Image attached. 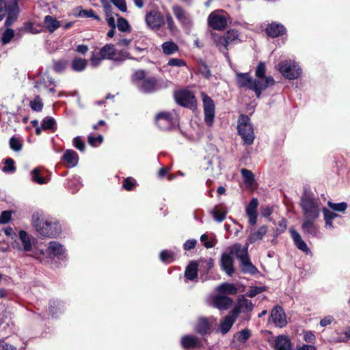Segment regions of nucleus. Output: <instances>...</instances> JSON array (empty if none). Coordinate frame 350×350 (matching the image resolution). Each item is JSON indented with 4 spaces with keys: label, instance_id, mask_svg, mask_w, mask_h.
Wrapping results in <instances>:
<instances>
[{
    "label": "nucleus",
    "instance_id": "f257e3e1",
    "mask_svg": "<svg viewBox=\"0 0 350 350\" xmlns=\"http://www.w3.org/2000/svg\"><path fill=\"white\" fill-rule=\"evenodd\" d=\"M32 224L41 236L52 238L61 233V225L58 222L46 219L39 213L33 214Z\"/></svg>",
    "mask_w": 350,
    "mask_h": 350
},
{
    "label": "nucleus",
    "instance_id": "f03ea898",
    "mask_svg": "<svg viewBox=\"0 0 350 350\" xmlns=\"http://www.w3.org/2000/svg\"><path fill=\"white\" fill-rule=\"evenodd\" d=\"M18 14V0H5L0 3V21L7 15L4 23L5 27L12 26L17 21Z\"/></svg>",
    "mask_w": 350,
    "mask_h": 350
},
{
    "label": "nucleus",
    "instance_id": "7ed1b4c3",
    "mask_svg": "<svg viewBox=\"0 0 350 350\" xmlns=\"http://www.w3.org/2000/svg\"><path fill=\"white\" fill-rule=\"evenodd\" d=\"M300 206L304 219H317L320 213V202L318 200L304 194L301 198Z\"/></svg>",
    "mask_w": 350,
    "mask_h": 350
},
{
    "label": "nucleus",
    "instance_id": "20e7f679",
    "mask_svg": "<svg viewBox=\"0 0 350 350\" xmlns=\"http://www.w3.org/2000/svg\"><path fill=\"white\" fill-rule=\"evenodd\" d=\"M237 129L245 144L251 145L253 144L255 137L254 129L247 115L242 114L240 116Z\"/></svg>",
    "mask_w": 350,
    "mask_h": 350
},
{
    "label": "nucleus",
    "instance_id": "39448f33",
    "mask_svg": "<svg viewBox=\"0 0 350 350\" xmlns=\"http://www.w3.org/2000/svg\"><path fill=\"white\" fill-rule=\"evenodd\" d=\"M155 123L162 131H170L178 126V118L176 113L161 112L155 117Z\"/></svg>",
    "mask_w": 350,
    "mask_h": 350
},
{
    "label": "nucleus",
    "instance_id": "423d86ee",
    "mask_svg": "<svg viewBox=\"0 0 350 350\" xmlns=\"http://www.w3.org/2000/svg\"><path fill=\"white\" fill-rule=\"evenodd\" d=\"M208 24L213 29L221 31L228 25L227 14L222 10L212 12L208 16Z\"/></svg>",
    "mask_w": 350,
    "mask_h": 350
},
{
    "label": "nucleus",
    "instance_id": "0eeeda50",
    "mask_svg": "<svg viewBox=\"0 0 350 350\" xmlns=\"http://www.w3.org/2000/svg\"><path fill=\"white\" fill-rule=\"evenodd\" d=\"M278 70L284 77L289 80L296 79L301 74V69L294 62L282 61L278 64Z\"/></svg>",
    "mask_w": 350,
    "mask_h": 350
},
{
    "label": "nucleus",
    "instance_id": "6e6552de",
    "mask_svg": "<svg viewBox=\"0 0 350 350\" xmlns=\"http://www.w3.org/2000/svg\"><path fill=\"white\" fill-rule=\"evenodd\" d=\"M174 97L176 102L180 106L189 109H195L197 106V100L195 96L187 90L174 92Z\"/></svg>",
    "mask_w": 350,
    "mask_h": 350
},
{
    "label": "nucleus",
    "instance_id": "1a4fd4ad",
    "mask_svg": "<svg viewBox=\"0 0 350 350\" xmlns=\"http://www.w3.org/2000/svg\"><path fill=\"white\" fill-rule=\"evenodd\" d=\"M254 309V304L252 301L245 298V295H241L237 299V303L231 310L237 317L240 313L246 314V318L244 319L249 321L250 319L251 312Z\"/></svg>",
    "mask_w": 350,
    "mask_h": 350
},
{
    "label": "nucleus",
    "instance_id": "9d476101",
    "mask_svg": "<svg viewBox=\"0 0 350 350\" xmlns=\"http://www.w3.org/2000/svg\"><path fill=\"white\" fill-rule=\"evenodd\" d=\"M204 122L208 126H212L215 118V106L213 100L204 92L202 93Z\"/></svg>",
    "mask_w": 350,
    "mask_h": 350
},
{
    "label": "nucleus",
    "instance_id": "9b49d317",
    "mask_svg": "<svg viewBox=\"0 0 350 350\" xmlns=\"http://www.w3.org/2000/svg\"><path fill=\"white\" fill-rule=\"evenodd\" d=\"M145 21L150 29L158 30L164 23V16L159 11L152 10L146 14Z\"/></svg>",
    "mask_w": 350,
    "mask_h": 350
},
{
    "label": "nucleus",
    "instance_id": "f8f14e48",
    "mask_svg": "<svg viewBox=\"0 0 350 350\" xmlns=\"http://www.w3.org/2000/svg\"><path fill=\"white\" fill-rule=\"evenodd\" d=\"M262 81L259 79H254L252 85L250 87V90H253L257 98H260L262 92L266 90L269 86H272L275 84V80L271 76H268L265 78H262Z\"/></svg>",
    "mask_w": 350,
    "mask_h": 350
},
{
    "label": "nucleus",
    "instance_id": "ddd939ff",
    "mask_svg": "<svg viewBox=\"0 0 350 350\" xmlns=\"http://www.w3.org/2000/svg\"><path fill=\"white\" fill-rule=\"evenodd\" d=\"M173 13L183 27H189L192 25V20L189 14L180 5L172 7Z\"/></svg>",
    "mask_w": 350,
    "mask_h": 350
},
{
    "label": "nucleus",
    "instance_id": "4468645a",
    "mask_svg": "<svg viewBox=\"0 0 350 350\" xmlns=\"http://www.w3.org/2000/svg\"><path fill=\"white\" fill-rule=\"evenodd\" d=\"M271 317L277 327H283L287 323L285 312L281 306H276L273 308Z\"/></svg>",
    "mask_w": 350,
    "mask_h": 350
},
{
    "label": "nucleus",
    "instance_id": "2eb2a0df",
    "mask_svg": "<svg viewBox=\"0 0 350 350\" xmlns=\"http://www.w3.org/2000/svg\"><path fill=\"white\" fill-rule=\"evenodd\" d=\"M141 92L146 94H150L156 92L159 89L157 83V80L154 77L146 78L142 81L141 85L139 87Z\"/></svg>",
    "mask_w": 350,
    "mask_h": 350
},
{
    "label": "nucleus",
    "instance_id": "dca6fc26",
    "mask_svg": "<svg viewBox=\"0 0 350 350\" xmlns=\"http://www.w3.org/2000/svg\"><path fill=\"white\" fill-rule=\"evenodd\" d=\"M213 304L219 310H227L232 305L233 300L232 298L219 293L213 297Z\"/></svg>",
    "mask_w": 350,
    "mask_h": 350
},
{
    "label": "nucleus",
    "instance_id": "f3484780",
    "mask_svg": "<svg viewBox=\"0 0 350 350\" xmlns=\"http://www.w3.org/2000/svg\"><path fill=\"white\" fill-rule=\"evenodd\" d=\"M220 266L226 273L232 276L234 273V261L229 254L224 253L220 259Z\"/></svg>",
    "mask_w": 350,
    "mask_h": 350
},
{
    "label": "nucleus",
    "instance_id": "a211bd4d",
    "mask_svg": "<svg viewBox=\"0 0 350 350\" xmlns=\"http://www.w3.org/2000/svg\"><path fill=\"white\" fill-rule=\"evenodd\" d=\"M258 201L257 198H252L246 207V214L249 218V223L254 226L257 221V207Z\"/></svg>",
    "mask_w": 350,
    "mask_h": 350
},
{
    "label": "nucleus",
    "instance_id": "6ab92c4d",
    "mask_svg": "<svg viewBox=\"0 0 350 350\" xmlns=\"http://www.w3.org/2000/svg\"><path fill=\"white\" fill-rule=\"evenodd\" d=\"M237 317L230 311L229 313L220 321L219 330L223 334H227L234 323L237 320Z\"/></svg>",
    "mask_w": 350,
    "mask_h": 350
},
{
    "label": "nucleus",
    "instance_id": "aec40b11",
    "mask_svg": "<svg viewBox=\"0 0 350 350\" xmlns=\"http://www.w3.org/2000/svg\"><path fill=\"white\" fill-rule=\"evenodd\" d=\"M265 32L269 37L276 38L286 33V28L280 23H272L267 25Z\"/></svg>",
    "mask_w": 350,
    "mask_h": 350
},
{
    "label": "nucleus",
    "instance_id": "412c9836",
    "mask_svg": "<svg viewBox=\"0 0 350 350\" xmlns=\"http://www.w3.org/2000/svg\"><path fill=\"white\" fill-rule=\"evenodd\" d=\"M291 237L295 246L303 252L308 254L310 253V250L307 246L305 241L301 239L300 234L293 228L290 229Z\"/></svg>",
    "mask_w": 350,
    "mask_h": 350
},
{
    "label": "nucleus",
    "instance_id": "4be33fe9",
    "mask_svg": "<svg viewBox=\"0 0 350 350\" xmlns=\"http://www.w3.org/2000/svg\"><path fill=\"white\" fill-rule=\"evenodd\" d=\"M315 219H304V222L301 226L303 232L308 234L309 237H317L319 233L318 227L314 224Z\"/></svg>",
    "mask_w": 350,
    "mask_h": 350
},
{
    "label": "nucleus",
    "instance_id": "5701e85b",
    "mask_svg": "<svg viewBox=\"0 0 350 350\" xmlns=\"http://www.w3.org/2000/svg\"><path fill=\"white\" fill-rule=\"evenodd\" d=\"M267 232V226L264 225L259 227L257 230H252L247 239V243H254L263 239Z\"/></svg>",
    "mask_w": 350,
    "mask_h": 350
},
{
    "label": "nucleus",
    "instance_id": "b1692460",
    "mask_svg": "<svg viewBox=\"0 0 350 350\" xmlns=\"http://www.w3.org/2000/svg\"><path fill=\"white\" fill-rule=\"evenodd\" d=\"M212 36L213 38L214 44L218 48V49L224 54L227 55L229 44L224 34L221 36L217 33H213Z\"/></svg>",
    "mask_w": 350,
    "mask_h": 350
},
{
    "label": "nucleus",
    "instance_id": "393cba45",
    "mask_svg": "<svg viewBox=\"0 0 350 350\" xmlns=\"http://www.w3.org/2000/svg\"><path fill=\"white\" fill-rule=\"evenodd\" d=\"M275 350H293L291 339L286 336L280 335L275 340Z\"/></svg>",
    "mask_w": 350,
    "mask_h": 350
},
{
    "label": "nucleus",
    "instance_id": "a878e982",
    "mask_svg": "<svg viewBox=\"0 0 350 350\" xmlns=\"http://www.w3.org/2000/svg\"><path fill=\"white\" fill-rule=\"evenodd\" d=\"M240 268L243 273L254 275L258 272V269L252 264L249 256L239 260Z\"/></svg>",
    "mask_w": 350,
    "mask_h": 350
},
{
    "label": "nucleus",
    "instance_id": "bb28decb",
    "mask_svg": "<svg viewBox=\"0 0 350 350\" xmlns=\"http://www.w3.org/2000/svg\"><path fill=\"white\" fill-rule=\"evenodd\" d=\"M62 159L68 163V167H75L78 163L79 156L75 150L67 149L64 152Z\"/></svg>",
    "mask_w": 350,
    "mask_h": 350
},
{
    "label": "nucleus",
    "instance_id": "cd10ccee",
    "mask_svg": "<svg viewBox=\"0 0 350 350\" xmlns=\"http://www.w3.org/2000/svg\"><path fill=\"white\" fill-rule=\"evenodd\" d=\"M231 253L234 254L239 260L245 257L249 256L248 254V243H246L244 246L240 243H236L232 246Z\"/></svg>",
    "mask_w": 350,
    "mask_h": 350
},
{
    "label": "nucleus",
    "instance_id": "c85d7f7f",
    "mask_svg": "<svg viewBox=\"0 0 350 350\" xmlns=\"http://www.w3.org/2000/svg\"><path fill=\"white\" fill-rule=\"evenodd\" d=\"M116 49L112 44H107L100 50V55L104 59L114 60Z\"/></svg>",
    "mask_w": 350,
    "mask_h": 350
},
{
    "label": "nucleus",
    "instance_id": "c756f323",
    "mask_svg": "<svg viewBox=\"0 0 350 350\" xmlns=\"http://www.w3.org/2000/svg\"><path fill=\"white\" fill-rule=\"evenodd\" d=\"M195 329L196 332L200 335H205L211 332V325L207 319L201 317L196 325Z\"/></svg>",
    "mask_w": 350,
    "mask_h": 350
},
{
    "label": "nucleus",
    "instance_id": "7c9ffc66",
    "mask_svg": "<svg viewBox=\"0 0 350 350\" xmlns=\"http://www.w3.org/2000/svg\"><path fill=\"white\" fill-rule=\"evenodd\" d=\"M47 252L49 255L62 258L64 253L63 246L56 241H51L49 243L47 248Z\"/></svg>",
    "mask_w": 350,
    "mask_h": 350
},
{
    "label": "nucleus",
    "instance_id": "2f4dec72",
    "mask_svg": "<svg viewBox=\"0 0 350 350\" xmlns=\"http://www.w3.org/2000/svg\"><path fill=\"white\" fill-rule=\"evenodd\" d=\"M217 291L221 294L236 295L238 292L237 286L234 284L223 283L217 287Z\"/></svg>",
    "mask_w": 350,
    "mask_h": 350
},
{
    "label": "nucleus",
    "instance_id": "473e14b6",
    "mask_svg": "<svg viewBox=\"0 0 350 350\" xmlns=\"http://www.w3.org/2000/svg\"><path fill=\"white\" fill-rule=\"evenodd\" d=\"M237 83L239 88L247 87L250 89L253 81L249 73H237Z\"/></svg>",
    "mask_w": 350,
    "mask_h": 350
},
{
    "label": "nucleus",
    "instance_id": "72a5a7b5",
    "mask_svg": "<svg viewBox=\"0 0 350 350\" xmlns=\"http://www.w3.org/2000/svg\"><path fill=\"white\" fill-rule=\"evenodd\" d=\"M211 214L216 221L221 222L226 219L227 211L225 207L216 205L211 211Z\"/></svg>",
    "mask_w": 350,
    "mask_h": 350
},
{
    "label": "nucleus",
    "instance_id": "f704fd0d",
    "mask_svg": "<svg viewBox=\"0 0 350 350\" xmlns=\"http://www.w3.org/2000/svg\"><path fill=\"white\" fill-rule=\"evenodd\" d=\"M198 264L196 261H192L186 268L185 276L189 280H193L198 276Z\"/></svg>",
    "mask_w": 350,
    "mask_h": 350
},
{
    "label": "nucleus",
    "instance_id": "c9c22d12",
    "mask_svg": "<svg viewBox=\"0 0 350 350\" xmlns=\"http://www.w3.org/2000/svg\"><path fill=\"white\" fill-rule=\"evenodd\" d=\"M181 344L185 349L195 348L200 344V341L196 336H184L181 340Z\"/></svg>",
    "mask_w": 350,
    "mask_h": 350
},
{
    "label": "nucleus",
    "instance_id": "e433bc0d",
    "mask_svg": "<svg viewBox=\"0 0 350 350\" xmlns=\"http://www.w3.org/2000/svg\"><path fill=\"white\" fill-rule=\"evenodd\" d=\"M54 84V79L45 73L38 81L36 82L34 88L38 90H40L42 88H49L51 85Z\"/></svg>",
    "mask_w": 350,
    "mask_h": 350
},
{
    "label": "nucleus",
    "instance_id": "4c0bfd02",
    "mask_svg": "<svg viewBox=\"0 0 350 350\" xmlns=\"http://www.w3.org/2000/svg\"><path fill=\"white\" fill-rule=\"evenodd\" d=\"M44 23L46 28L51 33L55 31L60 26L59 21H58L55 18L50 15H47L45 16Z\"/></svg>",
    "mask_w": 350,
    "mask_h": 350
},
{
    "label": "nucleus",
    "instance_id": "58836bf2",
    "mask_svg": "<svg viewBox=\"0 0 350 350\" xmlns=\"http://www.w3.org/2000/svg\"><path fill=\"white\" fill-rule=\"evenodd\" d=\"M163 53L165 55H170L178 51L179 48L177 44L173 41H167L161 44Z\"/></svg>",
    "mask_w": 350,
    "mask_h": 350
},
{
    "label": "nucleus",
    "instance_id": "ea45409f",
    "mask_svg": "<svg viewBox=\"0 0 350 350\" xmlns=\"http://www.w3.org/2000/svg\"><path fill=\"white\" fill-rule=\"evenodd\" d=\"M198 264V269L204 273H207L213 267L214 260L211 258H202L199 260Z\"/></svg>",
    "mask_w": 350,
    "mask_h": 350
},
{
    "label": "nucleus",
    "instance_id": "a19ab883",
    "mask_svg": "<svg viewBox=\"0 0 350 350\" xmlns=\"http://www.w3.org/2000/svg\"><path fill=\"white\" fill-rule=\"evenodd\" d=\"M19 238L23 243L24 250L30 251L32 246L29 235L25 230H20Z\"/></svg>",
    "mask_w": 350,
    "mask_h": 350
},
{
    "label": "nucleus",
    "instance_id": "79ce46f5",
    "mask_svg": "<svg viewBox=\"0 0 350 350\" xmlns=\"http://www.w3.org/2000/svg\"><path fill=\"white\" fill-rule=\"evenodd\" d=\"M87 66V61L85 59L75 58L71 64V68L76 72L83 71Z\"/></svg>",
    "mask_w": 350,
    "mask_h": 350
},
{
    "label": "nucleus",
    "instance_id": "37998d69",
    "mask_svg": "<svg viewBox=\"0 0 350 350\" xmlns=\"http://www.w3.org/2000/svg\"><path fill=\"white\" fill-rule=\"evenodd\" d=\"M241 173L246 185H252L254 183V175L252 171L243 168L241 170Z\"/></svg>",
    "mask_w": 350,
    "mask_h": 350
},
{
    "label": "nucleus",
    "instance_id": "c03bdc74",
    "mask_svg": "<svg viewBox=\"0 0 350 350\" xmlns=\"http://www.w3.org/2000/svg\"><path fill=\"white\" fill-rule=\"evenodd\" d=\"M4 166L2 168V171L5 173H14L16 168L15 166V162L12 158H6L3 161Z\"/></svg>",
    "mask_w": 350,
    "mask_h": 350
},
{
    "label": "nucleus",
    "instance_id": "a18cd8bd",
    "mask_svg": "<svg viewBox=\"0 0 350 350\" xmlns=\"http://www.w3.org/2000/svg\"><path fill=\"white\" fill-rule=\"evenodd\" d=\"M250 330L248 329H244L236 333L234 335V338L241 343H244L246 340H247L250 338Z\"/></svg>",
    "mask_w": 350,
    "mask_h": 350
},
{
    "label": "nucleus",
    "instance_id": "49530a36",
    "mask_svg": "<svg viewBox=\"0 0 350 350\" xmlns=\"http://www.w3.org/2000/svg\"><path fill=\"white\" fill-rule=\"evenodd\" d=\"M64 308L63 302L59 300H52L49 303V310L52 316L57 312V310H62Z\"/></svg>",
    "mask_w": 350,
    "mask_h": 350
},
{
    "label": "nucleus",
    "instance_id": "de8ad7c7",
    "mask_svg": "<svg viewBox=\"0 0 350 350\" xmlns=\"http://www.w3.org/2000/svg\"><path fill=\"white\" fill-rule=\"evenodd\" d=\"M56 125L55 120L52 117H46L42 121V129L43 130L51 129L55 130Z\"/></svg>",
    "mask_w": 350,
    "mask_h": 350
},
{
    "label": "nucleus",
    "instance_id": "09e8293b",
    "mask_svg": "<svg viewBox=\"0 0 350 350\" xmlns=\"http://www.w3.org/2000/svg\"><path fill=\"white\" fill-rule=\"evenodd\" d=\"M77 15V16L81 18H94L97 21H100V17L98 15H96L94 11L92 9H90L88 10L81 9Z\"/></svg>",
    "mask_w": 350,
    "mask_h": 350
},
{
    "label": "nucleus",
    "instance_id": "8fccbe9b",
    "mask_svg": "<svg viewBox=\"0 0 350 350\" xmlns=\"http://www.w3.org/2000/svg\"><path fill=\"white\" fill-rule=\"evenodd\" d=\"M117 27L118 29L122 32H129L131 31L129 22L123 17H119L118 18Z\"/></svg>",
    "mask_w": 350,
    "mask_h": 350
},
{
    "label": "nucleus",
    "instance_id": "3c124183",
    "mask_svg": "<svg viewBox=\"0 0 350 350\" xmlns=\"http://www.w3.org/2000/svg\"><path fill=\"white\" fill-rule=\"evenodd\" d=\"M14 36V31L12 29L7 27L1 36V42L3 44H8Z\"/></svg>",
    "mask_w": 350,
    "mask_h": 350
},
{
    "label": "nucleus",
    "instance_id": "603ef678",
    "mask_svg": "<svg viewBox=\"0 0 350 350\" xmlns=\"http://www.w3.org/2000/svg\"><path fill=\"white\" fill-rule=\"evenodd\" d=\"M9 144L10 148L15 152L21 151L23 148V144L20 139L14 136L10 139Z\"/></svg>",
    "mask_w": 350,
    "mask_h": 350
},
{
    "label": "nucleus",
    "instance_id": "864d4df0",
    "mask_svg": "<svg viewBox=\"0 0 350 350\" xmlns=\"http://www.w3.org/2000/svg\"><path fill=\"white\" fill-rule=\"evenodd\" d=\"M31 180L40 185L44 184L46 183V179L40 176V170L38 168H35L31 171Z\"/></svg>",
    "mask_w": 350,
    "mask_h": 350
},
{
    "label": "nucleus",
    "instance_id": "5fc2aeb1",
    "mask_svg": "<svg viewBox=\"0 0 350 350\" xmlns=\"http://www.w3.org/2000/svg\"><path fill=\"white\" fill-rule=\"evenodd\" d=\"M224 36L229 44V45L230 44L233 43L234 42L237 41L239 38L238 31H237L235 29H230V30L227 31L224 33Z\"/></svg>",
    "mask_w": 350,
    "mask_h": 350
},
{
    "label": "nucleus",
    "instance_id": "6e6d98bb",
    "mask_svg": "<svg viewBox=\"0 0 350 350\" xmlns=\"http://www.w3.org/2000/svg\"><path fill=\"white\" fill-rule=\"evenodd\" d=\"M30 107L33 111H42L43 108V103L39 96H36L34 100L30 102Z\"/></svg>",
    "mask_w": 350,
    "mask_h": 350
},
{
    "label": "nucleus",
    "instance_id": "4d7b16f0",
    "mask_svg": "<svg viewBox=\"0 0 350 350\" xmlns=\"http://www.w3.org/2000/svg\"><path fill=\"white\" fill-rule=\"evenodd\" d=\"M328 206L332 210L338 212H344L347 208L346 202L333 203L332 202H328Z\"/></svg>",
    "mask_w": 350,
    "mask_h": 350
},
{
    "label": "nucleus",
    "instance_id": "13d9d810",
    "mask_svg": "<svg viewBox=\"0 0 350 350\" xmlns=\"http://www.w3.org/2000/svg\"><path fill=\"white\" fill-rule=\"evenodd\" d=\"M165 19L167 28L170 31V32H176L177 31V27L176 26L174 19L170 13H167L165 14Z\"/></svg>",
    "mask_w": 350,
    "mask_h": 350
},
{
    "label": "nucleus",
    "instance_id": "bf43d9fd",
    "mask_svg": "<svg viewBox=\"0 0 350 350\" xmlns=\"http://www.w3.org/2000/svg\"><path fill=\"white\" fill-rule=\"evenodd\" d=\"M265 291V286H254L252 287L251 289L246 293L245 295L248 297L252 298L256 295L264 292Z\"/></svg>",
    "mask_w": 350,
    "mask_h": 350
},
{
    "label": "nucleus",
    "instance_id": "052dcab7",
    "mask_svg": "<svg viewBox=\"0 0 350 350\" xmlns=\"http://www.w3.org/2000/svg\"><path fill=\"white\" fill-rule=\"evenodd\" d=\"M265 72H266V68H265V63L262 62H259L256 67V72H255L256 76L259 79L265 78V77H267L265 75Z\"/></svg>",
    "mask_w": 350,
    "mask_h": 350
},
{
    "label": "nucleus",
    "instance_id": "680f3d73",
    "mask_svg": "<svg viewBox=\"0 0 350 350\" xmlns=\"http://www.w3.org/2000/svg\"><path fill=\"white\" fill-rule=\"evenodd\" d=\"M67 65V62L64 60H58V61H54L53 62V69L54 70L57 72H63Z\"/></svg>",
    "mask_w": 350,
    "mask_h": 350
},
{
    "label": "nucleus",
    "instance_id": "e2e57ef3",
    "mask_svg": "<svg viewBox=\"0 0 350 350\" xmlns=\"http://www.w3.org/2000/svg\"><path fill=\"white\" fill-rule=\"evenodd\" d=\"M118 55H119L118 57H115V59H114L115 62H121L124 61L125 59H135V58L131 57L130 53L126 51H120L119 52ZM136 60H137V59H136ZM137 61H139V60L137 59Z\"/></svg>",
    "mask_w": 350,
    "mask_h": 350
},
{
    "label": "nucleus",
    "instance_id": "0e129e2a",
    "mask_svg": "<svg viewBox=\"0 0 350 350\" xmlns=\"http://www.w3.org/2000/svg\"><path fill=\"white\" fill-rule=\"evenodd\" d=\"M104 59L100 53H92L90 58L92 66L94 67H97L100 65L101 61Z\"/></svg>",
    "mask_w": 350,
    "mask_h": 350
},
{
    "label": "nucleus",
    "instance_id": "69168bd1",
    "mask_svg": "<svg viewBox=\"0 0 350 350\" xmlns=\"http://www.w3.org/2000/svg\"><path fill=\"white\" fill-rule=\"evenodd\" d=\"M111 2L122 12L127 10L126 3L125 0H110Z\"/></svg>",
    "mask_w": 350,
    "mask_h": 350
},
{
    "label": "nucleus",
    "instance_id": "338daca9",
    "mask_svg": "<svg viewBox=\"0 0 350 350\" xmlns=\"http://www.w3.org/2000/svg\"><path fill=\"white\" fill-rule=\"evenodd\" d=\"M167 65L170 66L182 67L186 66V62L183 59L172 58L168 61Z\"/></svg>",
    "mask_w": 350,
    "mask_h": 350
},
{
    "label": "nucleus",
    "instance_id": "774afa93",
    "mask_svg": "<svg viewBox=\"0 0 350 350\" xmlns=\"http://www.w3.org/2000/svg\"><path fill=\"white\" fill-rule=\"evenodd\" d=\"M74 146L80 151H84L85 145L80 137H75L72 140Z\"/></svg>",
    "mask_w": 350,
    "mask_h": 350
}]
</instances>
